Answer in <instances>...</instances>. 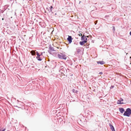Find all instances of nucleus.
Segmentation results:
<instances>
[{"instance_id": "1", "label": "nucleus", "mask_w": 131, "mask_h": 131, "mask_svg": "<svg viewBox=\"0 0 131 131\" xmlns=\"http://www.w3.org/2000/svg\"><path fill=\"white\" fill-rule=\"evenodd\" d=\"M131 114V110L129 108H127L126 111L124 112L123 115L127 117H129Z\"/></svg>"}, {"instance_id": "2", "label": "nucleus", "mask_w": 131, "mask_h": 131, "mask_svg": "<svg viewBox=\"0 0 131 131\" xmlns=\"http://www.w3.org/2000/svg\"><path fill=\"white\" fill-rule=\"evenodd\" d=\"M58 57L59 59H66L67 57L66 55L64 53H60L57 54Z\"/></svg>"}, {"instance_id": "3", "label": "nucleus", "mask_w": 131, "mask_h": 131, "mask_svg": "<svg viewBox=\"0 0 131 131\" xmlns=\"http://www.w3.org/2000/svg\"><path fill=\"white\" fill-rule=\"evenodd\" d=\"M59 71L60 72L61 74H64V73H66L67 70L64 67L62 66L60 67V69L59 70Z\"/></svg>"}, {"instance_id": "4", "label": "nucleus", "mask_w": 131, "mask_h": 131, "mask_svg": "<svg viewBox=\"0 0 131 131\" xmlns=\"http://www.w3.org/2000/svg\"><path fill=\"white\" fill-rule=\"evenodd\" d=\"M53 47H52L51 45H50L49 46L48 50V52L50 54H51L52 52L53 51H55Z\"/></svg>"}, {"instance_id": "5", "label": "nucleus", "mask_w": 131, "mask_h": 131, "mask_svg": "<svg viewBox=\"0 0 131 131\" xmlns=\"http://www.w3.org/2000/svg\"><path fill=\"white\" fill-rule=\"evenodd\" d=\"M54 9L53 8V6H51L50 7H49V8L47 7L46 8V9L48 11V12L49 13L51 12L52 13H53L52 12V10Z\"/></svg>"}, {"instance_id": "6", "label": "nucleus", "mask_w": 131, "mask_h": 131, "mask_svg": "<svg viewBox=\"0 0 131 131\" xmlns=\"http://www.w3.org/2000/svg\"><path fill=\"white\" fill-rule=\"evenodd\" d=\"M68 37L67 39V40L69 42V44L71 43L72 42V40L73 39L72 38L71 36H68Z\"/></svg>"}, {"instance_id": "7", "label": "nucleus", "mask_w": 131, "mask_h": 131, "mask_svg": "<svg viewBox=\"0 0 131 131\" xmlns=\"http://www.w3.org/2000/svg\"><path fill=\"white\" fill-rule=\"evenodd\" d=\"M96 62L98 64H100L101 65H103L105 64V62L102 61H97Z\"/></svg>"}, {"instance_id": "8", "label": "nucleus", "mask_w": 131, "mask_h": 131, "mask_svg": "<svg viewBox=\"0 0 131 131\" xmlns=\"http://www.w3.org/2000/svg\"><path fill=\"white\" fill-rule=\"evenodd\" d=\"M109 126L112 131H115L114 126L110 123L109 124Z\"/></svg>"}, {"instance_id": "9", "label": "nucleus", "mask_w": 131, "mask_h": 131, "mask_svg": "<svg viewBox=\"0 0 131 131\" xmlns=\"http://www.w3.org/2000/svg\"><path fill=\"white\" fill-rule=\"evenodd\" d=\"M120 112L122 113H123L125 111V110L123 108L120 107L119 108Z\"/></svg>"}, {"instance_id": "10", "label": "nucleus", "mask_w": 131, "mask_h": 131, "mask_svg": "<svg viewBox=\"0 0 131 131\" xmlns=\"http://www.w3.org/2000/svg\"><path fill=\"white\" fill-rule=\"evenodd\" d=\"M36 50H32L30 51V53L32 56H35L36 55Z\"/></svg>"}, {"instance_id": "11", "label": "nucleus", "mask_w": 131, "mask_h": 131, "mask_svg": "<svg viewBox=\"0 0 131 131\" xmlns=\"http://www.w3.org/2000/svg\"><path fill=\"white\" fill-rule=\"evenodd\" d=\"M86 42L85 41H80L79 43L80 45L81 46L83 45Z\"/></svg>"}, {"instance_id": "12", "label": "nucleus", "mask_w": 131, "mask_h": 131, "mask_svg": "<svg viewBox=\"0 0 131 131\" xmlns=\"http://www.w3.org/2000/svg\"><path fill=\"white\" fill-rule=\"evenodd\" d=\"M125 103L123 102H121V101L120 100H118L117 102V104H124Z\"/></svg>"}, {"instance_id": "13", "label": "nucleus", "mask_w": 131, "mask_h": 131, "mask_svg": "<svg viewBox=\"0 0 131 131\" xmlns=\"http://www.w3.org/2000/svg\"><path fill=\"white\" fill-rule=\"evenodd\" d=\"M87 113L86 114L88 116V115H91V114H92V112L90 111H87Z\"/></svg>"}, {"instance_id": "14", "label": "nucleus", "mask_w": 131, "mask_h": 131, "mask_svg": "<svg viewBox=\"0 0 131 131\" xmlns=\"http://www.w3.org/2000/svg\"><path fill=\"white\" fill-rule=\"evenodd\" d=\"M36 58L37 60L39 61H41L42 60V59L40 57H36Z\"/></svg>"}, {"instance_id": "15", "label": "nucleus", "mask_w": 131, "mask_h": 131, "mask_svg": "<svg viewBox=\"0 0 131 131\" xmlns=\"http://www.w3.org/2000/svg\"><path fill=\"white\" fill-rule=\"evenodd\" d=\"M85 37H86L84 35L82 36L81 37V40L82 41H84L85 40Z\"/></svg>"}, {"instance_id": "16", "label": "nucleus", "mask_w": 131, "mask_h": 131, "mask_svg": "<svg viewBox=\"0 0 131 131\" xmlns=\"http://www.w3.org/2000/svg\"><path fill=\"white\" fill-rule=\"evenodd\" d=\"M36 53L37 56V57H40L41 55L39 54V53L37 52H36Z\"/></svg>"}, {"instance_id": "17", "label": "nucleus", "mask_w": 131, "mask_h": 131, "mask_svg": "<svg viewBox=\"0 0 131 131\" xmlns=\"http://www.w3.org/2000/svg\"><path fill=\"white\" fill-rule=\"evenodd\" d=\"M113 33H114L115 31V27L114 26H113Z\"/></svg>"}, {"instance_id": "18", "label": "nucleus", "mask_w": 131, "mask_h": 131, "mask_svg": "<svg viewBox=\"0 0 131 131\" xmlns=\"http://www.w3.org/2000/svg\"><path fill=\"white\" fill-rule=\"evenodd\" d=\"M57 54V53H54L53 54H52L55 57L57 56V54Z\"/></svg>"}, {"instance_id": "19", "label": "nucleus", "mask_w": 131, "mask_h": 131, "mask_svg": "<svg viewBox=\"0 0 131 131\" xmlns=\"http://www.w3.org/2000/svg\"><path fill=\"white\" fill-rule=\"evenodd\" d=\"M80 51V49H78L77 51V52L78 53H79Z\"/></svg>"}, {"instance_id": "20", "label": "nucleus", "mask_w": 131, "mask_h": 131, "mask_svg": "<svg viewBox=\"0 0 131 131\" xmlns=\"http://www.w3.org/2000/svg\"><path fill=\"white\" fill-rule=\"evenodd\" d=\"M5 10H2L1 11V13H3L4 12V11Z\"/></svg>"}, {"instance_id": "21", "label": "nucleus", "mask_w": 131, "mask_h": 131, "mask_svg": "<svg viewBox=\"0 0 131 131\" xmlns=\"http://www.w3.org/2000/svg\"><path fill=\"white\" fill-rule=\"evenodd\" d=\"M72 91L73 92L75 93V90L74 89H73L72 90Z\"/></svg>"}, {"instance_id": "22", "label": "nucleus", "mask_w": 131, "mask_h": 131, "mask_svg": "<svg viewBox=\"0 0 131 131\" xmlns=\"http://www.w3.org/2000/svg\"><path fill=\"white\" fill-rule=\"evenodd\" d=\"M119 100L121 101H121H123V99L121 98H120Z\"/></svg>"}, {"instance_id": "23", "label": "nucleus", "mask_w": 131, "mask_h": 131, "mask_svg": "<svg viewBox=\"0 0 131 131\" xmlns=\"http://www.w3.org/2000/svg\"><path fill=\"white\" fill-rule=\"evenodd\" d=\"M85 40H84V41H85L86 43L87 42V38L86 37H85Z\"/></svg>"}, {"instance_id": "24", "label": "nucleus", "mask_w": 131, "mask_h": 131, "mask_svg": "<svg viewBox=\"0 0 131 131\" xmlns=\"http://www.w3.org/2000/svg\"><path fill=\"white\" fill-rule=\"evenodd\" d=\"M6 130L5 128L3 130H1V129L0 130V131H5Z\"/></svg>"}, {"instance_id": "25", "label": "nucleus", "mask_w": 131, "mask_h": 131, "mask_svg": "<svg viewBox=\"0 0 131 131\" xmlns=\"http://www.w3.org/2000/svg\"><path fill=\"white\" fill-rule=\"evenodd\" d=\"M78 35H79V36H82V34L81 33H80Z\"/></svg>"}, {"instance_id": "26", "label": "nucleus", "mask_w": 131, "mask_h": 131, "mask_svg": "<svg viewBox=\"0 0 131 131\" xmlns=\"http://www.w3.org/2000/svg\"><path fill=\"white\" fill-rule=\"evenodd\" d=\"M114 87V86L113 85H111V87L110 88V89H111L112 88H113Z\"/></svg>"}, {"instance_id": "27", "label": "nucleus", "mask_w": 131, "mask_h": 131, "mask_svg": "<svg viewBox=\"0 0 131 131\" xmlns=\"http://www.w3.org/2000/svg\"><path fill=\"white\" fill-rule=\"evenodd\" d=\"M78 91L77 90H76L75 91V93H77V94H78Z\"/></svg>"}, {"instance_id": "28", "label": "nucleus", "mask_w": 131, "mask_h": 131, "mask_svg": "<svg viewBox=\"0 0 131 131\" xmlns=\"http://www.w3.org/2000/svg\"><path fill=\"white\" fill-rule=\"evenodd\" d=\"M103 72H100L99 73V74H103Z\"/></svg>"}, {"instance_id": "29", "label": "nucleus", "mask_w": 131, "mask_h": 131, "mask_svg": "<svg viewBox=\"0 0 131 131\" xmlns=\"http://www.w3.org/2000/svg\"><path fill=\"white\" fill-rule=\"evenodd\" d=\"M78 44V43L77 42H75L74 43V44L77 45Z\"/></svg>"}, {"instance_id": "30", "label": "nucleus", "mask_w": 131, "mask_h": 131, "mask_svg": "<svg viewBox=\"0 0 131 131\" xmlns=\"http://www.w3.org/2000/svg\"><path fill=\"white\" fill-rule=\"evenodd\" d=\"M70 66H72V62H70Z\"/></svg>"}, {"instance_id": "31", "label": "nucleus", "mask_w": 131, "mask_h": 131, "mask_svg": "<svg viewBox=\"0 0 131 131\" xmlns=\"http://www.w3.org/2000/svg\"><path fill=\"white\" fill-rule=\"evenodd\" d=\"M4 18H5V17H3V18L2 19V20H4Z\"/></svg>"}, {"instance_id": "32", "label": "nucleus", "mask_w": 131, "mask_h": 131, "mask_svg": "<svg viewBox=\"0 0 131 131\" xmlns=\"http://www.w3.org/2000/svg\"><path fill=\"white\" fill-rule=\"evenodd\" d=\"M130 35L131 36V31L129 33Z\"/></svg>"}, {"instance_id": "33", "label": "nucleus", "mask_w": 131, "mask_h": 131, "mask_svg": "<svg viewBox=\"0 0 131 131\" xmlns=\"http://www.w3.org/2000/svg\"><path fill=\"white\" fill-rule=\"evenodd\" d=\"M40 54L41 55H42V52H41Z\"/></svg>"}, {"instance_id": "34", "label": "nucleus", "mask_w": 131, "mask_h": 131, "mask_svg": "<svg viewBox=\"0 0 131 131\" xmlns=\"http://www.w3.org/2000/svg\"><path fill=\"white\" fill-rule=\"evenodd\" d=\"M95 22H96V21H95V25H96V23Z\"/></svg>"}, {"instance_id": "35", "label": "nucleus", "mask_w": 131, "mask_h": 131, "mask_svg": "<svg viewBox=\"0 0 131 131\" xmlns=\"http://www.w3.org/2000/svg\"><path fill=\"white\" fill-rule=\"evenodd\" d=\"M86 37H88V36H85Z\"/></svg>"}, {"instance_id": "36", "label": "nucleus", "mask_w": 131, "mask_h": 131, "mask_svg": "<svg viewBox=\"0 0 131 131\" xmlns=\"http://www.w3.org/2000/svg\"><path fill=\"white\" fill-rule=\"evenodd\" d=\"M130 59H131V57H130Z\"/></svg>"}, {"instance_id": "37", "label": "nucleus", "mask_w": 131, "mask_h": 131, "mask_svg": "<svg viewBox=\"0 0 131 131\" xmlns=\"http://www.w3.org/2000/svg\"><path fill=\"white\" fill-rule=\"evenodd\" d=\"M55 15H57V14H56H56H55Z\"/></svg>"}, {"instance_id": "38", "label": "nucleus", "mask_w": 131, "mask_h": 131, "mask_svg": "<svg viewBox=\"0 0 131 131\" xmlns=\"http://www.w3.org/2000/svg\"><path fill=\"white\" fill-rule=\"evenodd\" d=\"M128 54V53H127L126 54L127 55V54Z\"/></svg>"}, {"instance_id": "39", "label": "nucleus", "mask_w": 131, "mask_h": 131, "mask_svg": "<svg viewBox=\"0 0 131 131\" xmlns=\"http://www.w3.org/2000/svg\"><path fill=\"white\" fill-rule=\"evenodd\" d=\"M130 64H131V63H130Z\"/></svg>"}]
</instances>
